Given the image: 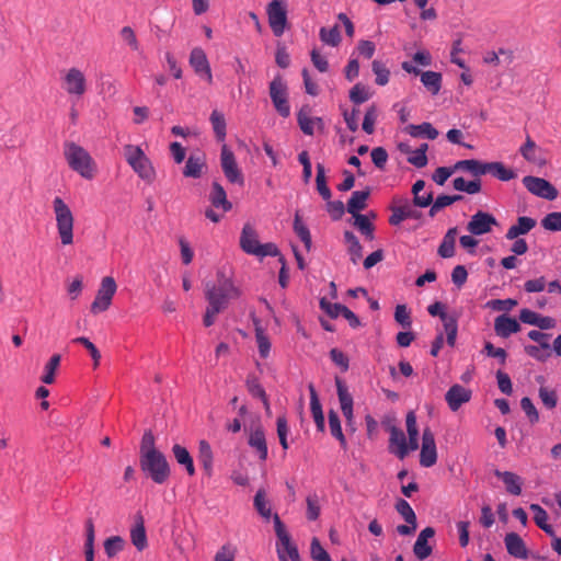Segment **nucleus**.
<instances>
[{"label": "nucleus", "instance_id": "f257e3e1", "mask_svg": "<svg viewBox=\"0 0 561 561\" xmlns=\"http://www.w3.org/2000/svg\"><path fill=\"white\" fill-rule=\"evenodd\" d=\"M240 290L233 285V282L224 271L217 272L216 283L205 285V298L208 302L203 323L210 327L215 323L217 314L227 309L230 299L238 298Z\"/></svg>", "mask_w": 561, "mask_h": 561}, {"label": "nucleus", "instance_id": "f03ea898", "mask_svg": "<svg viewBox=\"0 0 561 561\" xmlns=\"http://www.w3.org/2000/svg\"><path fill=\"white\" fill-rule=\"evenodd\" d=\"M64 154L69 167L83 179L91 180L95 176L96 163L83 147L75 142H67Z\"/></svg>", "mask_w": 561, "mask_h": 561}, {"label": "nucleus", "instance_id": "7ed1b4c3", "mask_svg": "<svg viewBox=\"0 0 561 561\" xmlns=\"http://www.w3.org/2000/svg\"><path fill=\"white\" fill-rule=\"evenodd\" d=\"M53 208L56 218V227L62 245L73 243L75 218L69 206L59 196L53 201Z\"/></svg>", "mask_w": 561, "mask_h": 561}, {"label": "nucleus", "instance_id": "20e7f679", "mask_svg": "<svg viewBox=\"0 0 561 561\" xmlns=\"http://www.w3.org/2000/svg\"><path fill=\"white\" fill-rule=\"evenodd\" d=\"M124 156L131 169L147 183H152L156 178L154 168L138 146L126 145L124 147Z\"/></svg>", "mask_w": 561, "mask_h": 561}, {"label": "nucleus", "instance_id": "39448f33", "mask_svg": "<svg viewBox=\"0 0 561 561\" xmlns=\"http://www.w3.org/2000/svg\"><path fill=\"white\" fill-rule=\"evenodd\" d=\"M141 470L157 484H163L170 477V466L161 451L140 456Z\"/></svg>", "mask_w": 561, "mask_h": 561}, {"label": "nucleus", "instance_id": "423d86ee", "mask_svg": "<svg viewBox=\"0 0 561 561\" xmlns=\"http://www.w3.org/2000/svg\"><path fill=\"white\" fill-rule=\"evenodd\" d=\"M270 96L276 112L283 116L290 115V105L288 102V89L283 78L278 75L270 82Z\"/></svg>", "mask_w": 561, "mask_h": 561}, {"label": "nucleus", "instance_id": "0eeeda50", "mask_svg": "<svg viewBox=\"0 0 561 561\" xmlns=\"http://www.w3.org/2000/svg\"><path fill=\"white\" fill-rule=\"evenodd\" d=\"M117 285L112 276L102 278L96 296L91 304V312L98 314L107 310L112 304V299L116 293Z\"/></svg>", "mask_w": 561, "mask_h": 561}, {"label": "nucleus", "instance_id": "6e6552de", "mask_svg": "<svg viewBox=\"0 0 561 561\" xmlns=\"http://www.w3.org/2000/svg\"><path fill=\"white\" fill-rule=\"evenodd\" d=\"M268 24L275 36H282L287 27V8L285 0H272L266 8Z\"/></svg>", "mask_w": 561, "mask_h": 561}, {"label": "nucleus", "instance_id": "1a4fd4ad", "mask_svg": "<svg viewBox=\"0 0 561 561\" xmlns=\"http://www.w3.org/2000/svg\"><path fill=\"white\" fill-rule=\"evenodd\" d=\"M220 164L225 176L230 183L243 186L244 176L236 161L233 152L228 148L227 145H222L221 147Z\"/></svg>", "mask_w": 561, "mask_h": 561}, {"label": "nucleus", "instance_id": "9d476101", "mask_svg": "<svg viewBox=\"0 0 561 561\" xmlns=\"http://www.w3.org/2000/svg\"><path fill=\"white\" fill-rule=\"evenodd\" d=\"M523 184L531 194L538 197L553 201L558 196V190L542 178L527 175L523 179Z\"/></svg>", "mask_w": 561, "mask_h": 561}, {"label": "nucleus", "instance_id": "9b49d317", "mask_svg": "<svg viewBox=\"0 0 561 561\" xmlns=\"http://www.w3.org/2000/svg\"><path fill=\"white\" fill-rule=\"evenodd\" d=\"M494 226H497V220L492 214L478 210L467 224V230L473 236H481L491 232Z\"/></svg>", "mask_w": 561, "mask_h": 561}, {"label": "nucleus", "instance_id": "f8f14e48", "mask_svg": "<svg viewBox=\"0 0 561 561\" xmlns=\"http://www.w3.org/2000/svg\"><path fill=\"white\" fill-rule=\"evenodd\" d=\"M62 88L70 95L82 96L87 91L84 73L78 68H70L64 77Z\"/></svg>", "mask_w": 561, "mask_h": 561}, {"label": "nucleus", "instance_id": "ddd939ff", "mask_svg": "<svg viewBox=\"0 0 561 561\" xmlns=\"http://www.w3.org/2000/svg\"><path fill=\"white\" fill-rule=\"evenodd\" d=\"M437 461V449L434 433L431 428L423 430L420 463L425 468L434 466Z\"/></svg>", "mask_w": 561, "mask_h": 561}, {"label": "nucleus", "instance_id": "4468645a", "mask_svg": "<svg viewBox=\"0 0 561 561\" xmlns=\"http://www.w3.org/2000/svg\"><path fill=\"white\" fill-rule=\"evenodd\" d=\"M390 209L392 214L389 217V224L392 226H398L409 218L417 219L421 216V214L411 206L409 201L404 198H394Z\"/></svg>", "mask_w": 561, "mask_h": 561}, {"label": "nucleus", "instance_id": "2eb2a0df", "mask_svg": "<svg viewBox=\"0 0 561 561\" xmlns=\"http://www.w3.org/2000/svg\"><path fill=\"white\" fill-rule=\"evenodd\" d=\"M190 65L192 66V68L198 76L205 77L206 80L209 83H211L213 75H211L210 66H209L207 56L202 48L195 47L192 49L191 55H190Z\"/></svg>", "mask_w": 561, "mask_h": 561}, {"label": "nucleus", "instance_id": "dca6fc26", "mask_svg": "<svg viewBox=\"0 0 561 561\" xmlns=\"http://www.w3.org/2000/svg\"><path fill=\"white\" fill-rule=\"evenodd\" d=\"M471 390L461 385L451 386L445 394V400L451 411H457L463 403L471 399Z\"/></svg>", "mask_w": 561, "mask_h": 561}, {"label": "nucleus", "instance_id": "f3484780", "mask_svg": "<svg viewBox=\"0 0 561 561\" xmlns=\"http://www.w3.org/2000/svg\"><path fill=\"white\" fill-rule=\"evenodd\" d=\"M389 450L394 454L399 459H404L409 454L407 438L403 431L394 425L389 427Z\"/></svg>", "mask_w": 561, "mask_h": 561}, {"label": "nucleus", "instance_id": "a211bd4d", "mask_svg": "<svg viewBox=\"0 0 561 561\" xmlns=\"http://www.w3.org/2000/svg\"><path fill=\"white\" fill-rule=\"evenodd\" d=\"M336 389L341 410L346 419V425L350 426L352 431H354L353 398L345 385L340 379H336Z\"/></svg>", "mask_w": 561, "mask_h": 561}, {"label": "nucleus", "instance_id": "6ab92c4d", "mask_svg": "<svg viewBox=\"0 0 561 561\" xmlns=\"http://www.w3.org/2000/svg\"><path fill=\"white\" fill-rule=\"evenodd\" d=\"M130 540L138 551L145 550L148 546L145 519L140 513L135 515V524L130 529Z\"/></svg>", "mask_w": 561, "mask_h": 561}, {"label": "nucleus", "instance_id": "aec40b11", "mask_svg": "<svg viewBox=\"0 0 561 561\" xmlns=\"http://www.w3.org/2000/svg\"><path fill=\"white\" fill-rule=\"evenodd\" d=\"M260 244L255 229L251 225L245 224L240 236V248L245 253L255 255Z\"/></svg>", "mask_w": 561, "mask_h": 561}, {"label": "nucleus", "instance_id": "412c9836", "mask_svg": "<svg viewBox=\"0 0 561 561\" xmlns=\"http://www.w3.org/2000/svg\"><path fill=\"white\" fill-rule=\"evenodd\" d=\"M504 543L508 554L517 559H526L528 550L522 537L516 533H508L505 535Z\"/></svg>", "mask_w": 561, "mask_h": 561}, {"label": "nucleus", "instance_id": "4be33fe9", "mask_svg": "<svg viewBox=\"0 0 561 561\" xmlns=\"http://www.w3.org/2000/svg\"><path fill=\"white\" fill-rule=\"evenodd\" d=\"M248 443L257 453L259 458L265 461L267 458V444L261 424L251 430Z\"/></svg>", "mask_w": 561, "mask_h": 561}, {"label": "nucleus", "instance_id": "5701e85b", "mask_svg": "<svg viewBox=\"0 0 561 561\" xmlns=\"http://www.w3.org/2000/svg\"><path fill=\"white\" fill-rule=\"evenodd\" d=\"M435 530L432 527L424 528L417 536L413 546V552L419 560H424L432 553V547L428 545V539L434 537Z\"/></svg>", "mask_w": 561, "mask_h": 561}, {"label": "nucleus", "instance_id": "b1692460", "mask_svg": "<svg viewBox=\"0 0 561 561\" xmlns=\"http://www.w3.org/2000/svg\"><path fill=\"white\" fill-rule=\"evenodd\" d=\"M520 330V324L515 318L508 317L507 314H501L495 318L494 331L501 337H508L513 333H517Z\"/></svg>", "mask_w": 561, "mask_h": 561}, {"label": "nucleus", "instance_id": "393cba45", "mask_svg": "<svg viewBox=\"0 0 561 561\" xmlns=\"http://www.w3.org/2000/svg\"><path fill=\"white\" fill-rule=\"evenodd\" d=\"M276 552L279 561H301L298 548L293 542L291 537L277 540Z\"/></svg>", "mask_w": 561, "mask_h": 561}, {"label": "nucleus", "instance_id": "a878e982", "mask_svg": "<svg viewBox=\"0 0 561 561\" xmlns=\"http://www.w3.org/2000/svg\"><path fill=\"white\" fill-rule=\"evenodd\" d=\"M494 474L503 481L505 489L510 494H522L523 480L518 474L512 471H500L497 469L494 470Z\"/></svg>", "mask_w": 561, "mask_h": 561}, {"label": "nucleus", "instance_id": "bb28decb", "mask_svg": "<svg viewBox=\"0 0 561 561\" xmlns=\"http://www.w3.org/2000/svg\"><path fill=\"white\" fill-rule=\"evenodd\" d=\"M209 201L215 208H221L224 213L232 208V204L228 201L225 188L218 182L213 183Z\"/></svg>", "mask_w": 561, "mask_h": 561}, {"label": "nucleus", "instance_id": "cd10ccee", "mask_svg": "<svg viewBox=\"0 0 561 561\" xmlns=\"http://www.w3.org/2000/svg\"><path fill=\"white\" fill-rule=\"evenodd\" d=\"M308 389L310 392V410H311L314 423L317 425V428L320 432H323L324 431V415L322 412V407L319 401L316 388L312 383H309Z\"/></svg>", "mask_w": 561, "mask_h": 561}, {"label": "nucleus", "instance_id": "c85d7f7f", "mask_svg": "<svg viewBox=\"0 0 561 561\" xmlns=\"http://www.w3.org/2000/svg\"><path fill=\"white\" fill-rule=\"evenodd\" d=\"M172 453H173V456H174L176 462L185 468L187 474L191 477L194 476L195 474V466H194L193 458H192L191 454L188 453V450L184 446H182L180 444H175L172 447Z\"/></svg>", "mask_w": 561, "mask_h": 561}, {"label": "nucleus", "instance_id": "c756f323", "mask_svg": "<svg viewBox=\"0 0 561 561\" xmlns=\"http://www.w3.org/2000/svg\"><path fill=\"white\" fill-rule=\"evenodd\" d=\"M536 226V220L530 217H518L517 224L508 228L506 239L514 240L520 234L528 233Z\"/></svg>", "mask_w": 561, "mask_h": 561}, {"label": "nucleus", "instance_id": "7c9ffc66", "mask_svg": "<svg viewBox=\"0 0 561 561\" xmlns=\"http://www.w3.org/2000/svg\"><path fill=\"white\" fill-rule=\"evenodd\" d=\"M370 190L355 191L347 202V211L353 216L359 215V211L366 208V201L369 197Z\"/></svg>", "mask_w": 561, "mask_h": 561}, {"label": "nucleus", "instance_id": "2f4dec72", "mask_svg": "<svg viewBox=\"0 0 561 561\" xmlns=\"http://www.w3.org/2000/svg\"><path fill=\"white\" fill-rule=\"evenodd\" d=\"M458 230L456 227H453L447 230L445 233L439 247H438V254L444 257H453L455 255V243H456V237H457Z\"/></svg>", "mask_w": 561, "mask_h": 561}, {"label": "nucleus", "instance_id": "473e14b6", "mask_svg": "<svg viewBox=\"0 0 561 561\" xmlns=\"http://www.w3.org/2000/svg\"><path fill=\"white\" fill-rule=\"evenodd\" d=\"M486 164L488 162H482L476 159L460 160L455 163L454 169L467 171L471 173L473 176L479 178L481 175L486 174Z\"/></svg>", "mask_w": 561, "mask_h": 561}, {"label": "nucleus", "instance_id": "72a5a7b5", "mask_svg": "<svg viewBox=\"0 0 561 561\" xmlns=\"http://www.w3.org/2000/svg\"><path fill=\"white\" fill-rule=\"evenodd\" d=\"M297 122L301 131L308 136L313 135L314 125L322 126L323 121L320 117H310L305 108H301L297 115Z\"/></svg>", "mask_w": 561, "mask_h": 561}, {"label": "nucleus", "instance_id": "f704fd0d", "mask_svg": "<svg viewBox=\"0 0 561 561\" xmlns=\"http://www.w3.org/2000/svg\"><path fill=\"white\" fill-rule=\"evenodd\" d=\"M421 82L428 92L433 95H437L442 89V75L436 71H423L420 76Z\"/></svg>", "mask_w": 561, "mask_h": 561}, {"label": "nucleus", "instance_id": "c9c22d12", "mask_svg": "<svg viewBox=\"0 0 561 561\" xmlns=\"http://www.w3.org/2000/svg\"><path fill=\"white\" fill-rule=\"evenodd\" d=\"M530 511L534 513V520L536 525L542 529L550 537L554 536V530L551 525L548 524L547 512L538 504H530Z\"/></svg>", "mask_w": 561, "mask_h": 561}, {"label": "nucleus", "instance_id": "e433bc0d", "mask_svg": "<svg viewBox=\"0 0 561 561\" xmlns=\"http://www.w3.org/2000/svg\"><path fill=\"white\" fill-rule=\"evenodd\" d=\"M491 174L501 181H510L516 176V173L504 165L502 162H488L486 174Z\"/></svg>", "mask_w": 561, "mask_h": 561}, {"label": "nucleus", "instance_id": "4c0bfd02", "mask_svg": "<svg viewBox=\"0 0 561 561\" xmlns=\"http://www.w3.org/2000/svg\"><path fill=\"white\" fill-rule=\"evenodd\" d=\"M428 149L427 144H422L417 149L415 150H408L404 149L403 145H400V150L409 152L410 156L408 158V162L416 168H424L427 164V157L426 151Z\"/></svg>", "mask_w": 561, "mask_h": 561}, {"label": "nucleus", "instance_id": "58836bf2", "mask_svg": "<svg viewBox=\"0 0 561 561\" xmlns=\"http://www.w3.org/2000/svg\"><path fill=\"white\" fill-rule=\"evenodd\" d=\"M407 131L412 137H426L434 140L438 137V130L431 123H422L420 125H409Z\"/></svg>", "mask_w": 561, "mask_h": 561}, {"label": "nucleus", "instance_id": "ea45409f", "mask_svg": "<svg viewBox=\"0 0 561 561\" xmlns=\"http://www.w3.org/2000/svg\"><path fill=\"white\" fill-rule=\"evenodd\" d=\"M213 459L214 456L210 445L204 439L201 440L198 444V461L208 476H210L213 471Z\"/></svg>", "mask_w": 561, "mask_h": 561}, {"label": "nucleus", "instance_id": "a19ab883", "mask_svg": "<svg viewBox=\"0 0 561 561\" xmlns=\"http://www.w3.org/2000/svg\"><path fill=\"white\" fill-rule=\"evenodd\" d=\"M253 504L257 513L266 520H268L272 515V508L268 500L266 499V492L264 489H259L254 495Z\"/></svg>", "mask_w": 561, "mask_h": 561}, {"label": "nucleus", "instance_id": "79ce46f5", "mask_svg": "<svg viewBox=\"0 0 561 561\" xmlns=\"http://www.w3.org/2000/svg\"><path fill=\"white\" fill-rule=\"evenodd\" d=\"M442 322L444 327V331L446 333V341L449 346H455L457 332H458V323L457 318L450 314H442Z\"/></svg>", "mask_w": 561, "mask_h": 561}, {"label": "nucleus", "instance_id": "37998d69", "mask_svg": "<svg viewBox=\"0 0 561 561\" xmlns=\"http://www.w3.org/2000/svg\"><path fill=\"white\" fill-rule=\"evenodd\" d=\"M442 322L444 327V331L446 333V341L449 346H455L457 332H458V323L457 318L450 314H442Z\"/></svg>", "mask_w": 561, "mask_h": 561}, {"label": "nucleus", "instance_id": "c03bdc74", "mask_svg": "<svg viewBox=\"0 0 561 561\" xmlns=\"http://www.w3.org/2000/svg\"><path fill=\"white\" fill-rule=\"evenodd\" d=\"M328 417L331 435L340 442V445L343 449H346L347 443L342 432L341 421L337 413L333 410H330Z\"/></svg>", "mask_w": 561, "mask_h": 561}, {"label": "nucleus", "instance_id": "a18cd8bd", "mask_svg": "<svg viewBox=\"0 0 561 561\" xmlns=\"http://www.w3.org/2000/svg\"><path fill=\"white\" fill-rule=\"evenodd\" d=\"M344 240H345L346 244L348 245V253L351 256V261L354 264H357L358 260L362 259V256H363L362 244L359 243L357 237L351 231L344 232Z\"/></svg>", "mask_w": 561, "mask_h": 561}, {"label": "nucleus", "instance_id": "49530a36", "mask_svg": "<svg viewBox=\"0 0 561 561\" xmlns=\"http://www.w3.org/2000/svg\"><path fill=\"white\" fill-rule=\"evenodd\" d=\"M255 327V339L257 343L259 353L262 358H266L270 355L271 342L268 336L265 334L259 320H254Z\"/></svg>", "mask_w": 561, "mask_h": 561}, {"label": "nucleus", "instance_id": "de8ad7c7", "mask_svg": "<svg viewBox=\"0 0 561 561\" xmlns=\"http://www.w3.org/2000/svg\"><path fill=\"white\" fill-rule=\"evenodd\" d=\"M104 552L107 558H115L126 546V541L121 536H112L104 541Z\"/></svg>", "mask_w": 561, "mask_h": 561}, {"label": "nucleus", "instance_id": "09e8293b", "mask_svg": "<svg viewBox=\"0 0 561 561\" xmlns=\"http://www.w3.org/2000/svg\"><path fill=\"white\" fill-rule=\"evenodd\" d=\"M453 186L456 191L466 192L467 194H478L481 191V181H466L463 178H455L453 180Z\"/></svg>", "mask_w": 561, "mask_h": 561}, {"label": "nucleus", "instance_id": "8fccbe9b", "mask_svg": "<svg viewBox=\"0 0 561 561\" xmlns=\"http://www.w3.org/2000/svg\"><path fill=\"white\" fill-rule=\"evenodd\" d=\"M294 231L304 242L306 250L310 251L312 245L311 234L308 227L301 221L298 213L295 215L294 219Z\"/></svg>", "mask_w": 561, "mask_h": 561}, {"label": "nucleus", "instance_id": "3c124183", "mask_svg": "<svg viewBox=\"0 0 561 561\" xmlns=\"http://www.w3.org/2000/svg\"><path fill=\"white\" fill-rule=\"evenodd\" d=\"M204 162L201 157L190 156L186 160L183 174L186 178L198 179L202 175Z\"/></svg>", "mask_w": 561, "mask_h": 561}, {"label": "nucleus", "instance_id": "603ef678", "mask_svg": "<svg viewBox=\"0 0 561 561\" xmlns=\"http://www.w3.org/2000/svg\"><path fill=\"white\" fill-rule=\"evenodd\" d=\"M210 123L216 135V138L224 141L226 138V119L222 113L214 110L210 114Z\"/></svg>", "mask_w": 561, "mask_h": 561}, {"label": "nucleus", "instance_id": "864d4df0", "mask_svg": "<svg viewBox=\"0 0 561 561\" xmlns=\"http://www.w3.org/2000/svg\"><path fill=\"white\" fill-rule=\"evenodd\" d=\"M316 185H317V191L319 192L321 197L324 201H329L331 198V190L329 188V186L327 184L325 169H324L323 164H321V163L317 164Z\"/></svg>", "mask_w": 561, "mask_h": 561}, {"label": "nucleus", "instance_id": "5fc2aeb1", "mask_svg": "<svg viewBox=\"0 0 561 561\" xmlns=\"http://www.w3.org/2000/svg\"><path fill=\"white\" fill-rule=\"evenodd\" d=\"M245 383H247V389L252 397L261 399L265 405H268V399H267L266 392L255 376H249L247 378Z\"/></svg>", "mask_w": 561, "mask_h": 561}, {"label": "nucleus", "instance_id": "6e6d98bb", "mask_svg": "<svg viewBox=\"0 0 561 561\" xmlns=\"http://www.w3.org/2000/svg\"><path fill=\"white\" fill-rule=\"evenodd\" d=\"M60 359L59 354H54L49 358L48 363L45 365V373L41 378L44 383L50 385L55 381V373L60 365Z\"/></svg>", "mask_w": 561, "mask_h": 561}, {"label": "nucleus", "instance_id": "4d7b16f0", "mask_svg": "<svg viewBox=\"0 0 561 561\" xmlns=\"http://www.w3.org/2000/svg\"><path fill=\"white\" fill-rule=\"evenodd\" d=\"M370 98L371 93L369 92V89L362 83H356L350 90V100L356 105H359L368 101Z\"/></svg>", "mask_w": 561, "mask_h": 561}, {"label": "nucleus", "instance_id": "13d9d810", "mask_svg": "<svg viewBox=\"0 0 561 561\" xmlns=\"http://www.w3.org/2000/svg\"><path fill=\"white\" fill-rule=\"evenodd\" d=\"M371 69L376 76V84L383 87L389 82L390 71L382 61L374 60L371 64Z\"/></svg>", "mask_w": 561, "mask_h": 561}, {"label": "nucleus", "instance_id": "bf43d9fd", "mask_svg": "<svg viewBox=\"0 0 561 561\" xmlns=\"http://www.w3.org/2000/svg\"><path fill=\"white\" fill-rule=\"evenodd\" d=\"M320 39L332 47H335L341 42V34L337 25H334L332 28L328 30L325 27H321L320 32Z\"/></svg>", "mask_w": 561, "mask_h": 561}, {"label": "nucleus", "instance_id": "052dcab7", "mask_svg": "<svg viewBox=\"0 0 561 561\" xmlns=\"http://www.w3.org/2000/svg\"><path fill=\"white\" fill-rule=\"evenodd\" d=\"M539 150L536 142L530 138V136L526 137L525 144L519 148V152L525 160L528 162L536 163L538 162V158L536 152Z\"/></svg>", "mask_w": 561, "mask_h": 561}, {"label": "nucleus", "instance_id": "680f3d73", "mask_svg": "<svg viewBox=\"0 0 561 561\" xmlns=\"http://www.w3.org/2000/svg\"><path fill=\"white\" fill-rule=\"evenodd\" d=\"M356 228L369 240L374 239V226L365 215L353 216Z\"/></svg>", "mask_w": 561, "mask_h": 561}, {"label": "nucleus", "instance_id": "e2e57ef3", "mask_svg": "<svg viewBox=\"0 0 561 561\" xmlns=\"http://www.w3.org/2000/svg\"><path fill=\"white\" fill-rule=\"evenodd\" d=\"M396 510L403 517L407 524L416 523V515L411 505L405 500H398L396 503Z\"/></svg>", "mask_w": 561, "mask_h": 561}, {"label": "nucleus", "instance_id": "0e129e2a", "mask_svg": "<svg viewBox=\"0 0 561 561\" xmlns=\"http://www.w3.org/2000/svg\"><path fill=\"white\" fill-rule=\"evenodd\" d=\"M538 393L542 404L547 409L552 410L557 407L558 397L554 390L547 387H540Z\"/></svg>", "mask_w": 561, "mask_h": 561}, {"label": "nucleus", "instance_id": "69168bd1", "mask_svg": "<svg viewBox=\"0 0 561 561\" xmlns=\"http://www.w3.org/2000/svg\"><path fill=\"white\" fill-rule=\"evenodd\" d=\"M541 226L549 231H561V211L548 214L541 220Z\"/></svg>", "mask_w": 561, "mask_h": 561}, {"label": "nucleus", "instance_id": "338daca9", "mask_svg": "<svg viewBox=\"0 0 561 561\" xmlns=\"http://www.w3.org/2000/svg\"><path fill=\"white\" fill-rule=\"evenodd\" d=\"M310 554L314 561H332L329 553L321 546L318 538H312L310 546Z\"/></svg>", "mask_w": 561, "mask_h": 561}, {"label": "nucleus", "instance_id": "774afa93", "mask_svg": "<svg viewBox=\"0 0 561 561\" xmlns=\"http://www.w3.org/2000/svg\"><path fill=\"white\" fill-rule=\"evenodd\" d=\"M237 554V548L231 543H226L216 552L215 561H233Z\"/></svg>", "mask_w": 561, "mask_h": 561}]
</instances>
